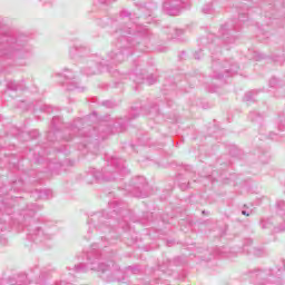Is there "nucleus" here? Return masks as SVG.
I'll list each match as a JSON object with an SVG mask.
<instances>
[{
    "label": "nucleus",
    "mask_w": 285,
    "mask_h": 285,
    "mask_svg": "<svg viewBox=\"0 0 285 285\" xmlns=\"http://www.w3.org/2000/svg\"><path fill=\"white\" fill-rule=\"evenodd\" d=\"M160 106L159 101H156L148 109L145 107H131L129 116L125 118H111L107 116L98 126L89 125L90 119L95 116L78 118L71 124L65 122L61 116H55L50 124V130L47 134V140L51 142L59 141V139L72 141L73 137H83L85 141L79 146V150L81 148H90V144L97 146L99 141L108 139V135H112V132H124L128 128V124L139 117V112L159 115Z\"/></svg>",
    "instance_id": "nucleus-1"
},
{
    "label": "nucleus",
    "mask_w": 285,
    "mask_h": 285,
    "mask_svg": "<svg viewBox=\"0 0 285 285\" xmlns=\"http://www.w3.org/2000/svg\"><path fill=\"white\" fill-rule=\"evenodd\" d=\"M114 39H117V50L110 51L107 57L108 63H121L126 61L135 50L146 52L153 32L146 28L137 29V26L131 27L122 26L112 33Z\"/></svg>",
    "instance_id": "nucleus-2"
},
{
    "label": "nucleus",
    "mask_w": 285,
    "mask_h": 285,
    "mask_svg": "<svg viewBox=\"0 0 285 285\" xmlns=\"http://www.w3.org/2000/svg\"><path fill=\"white\" fill-rule=\"evenodd\" d=\"M101 248L104 245L92 244L90 249L87 252V263H80L73 266L75 273H88V271H96L100 279L104 282H124V272L112 261L108 263L100 262L102 257Z\"/></svg>",
    "instance_id": "nucleus-3"
},
{
    "label": "nucleus",
    "mask_w": 285,
    "mask_h": 285,
    "mask_svg": "<svg viewBox=\"0 0 285 285\" xmlns=\"http://www.w3.org/2000/svg\"><path fill=\"white\" fill-rule=\"evenodd\" d=\"M37 210H41V206L31 203L27 205L26 209H22L19 215L20 228L27 233L28 242H33V244H43L50 242L55 237L56 227L53 229L48 228V226H41L39 218H36L35 215Z\"/></svg>",
    "instance_id": "nucleus-4"
},
{
    "label": "nucleus",
    "mask_w": 285,
    "mask_h": 285,
    "mask_svg": "<svg viewBox=\"0 0 285 285\" xmlns=\"http://www.w3.org/2000/svg\"><path fill=\"white\" fill-rule=\"evenodd\" d=\"M31 52L32 46L28 43V37L0 33V57L3 59H26Z\"/></svg>",
    "instance_id": "nucleus-5"
},
{
    "label": "nucleus",
    "mask_w": 285,
    "mask_h": 285,
    "mask_svg": "<svg viewBox=\"0 0 285 285\" xmlns=\"http://www.w3.org/2000/svg\"><path fill=\"white\" fill-rule=\"evenodd\" d=\"M108 205L109 212L107 214H105L106 212H97L87 220L89 229L87 232V236H85V239H90V233H92V230L98 229L102 233H110V225H106L108 224V219H110V217H115V215L124 217V215L128 213L124 207H121V200H111L108 203Z\"/></svg>",
    "instance_id": "nucleus-6"
},
{
    "label": "nucleus",
    "mask_w": 285,
    "mask_h": 285,
    "mask_svg": "<svg viewBox=\"0 0 285 285\" xmlns=\"http://www.w3.org/2000/svg\"><path fill=\"white\" fill-rule=\"evenodd\" d=\"M249 277L256 285H283L285 282V261L273 267L256 268L249 272Z\"/></svg>",
    "instance_id": "nucleus-7"
},
{
    "label": "nucleus",
    "mask_w": 285,
    "mask_h": 285,
    "mask_svg": "<svg viewBox=\"0 0 285 285\" xmlns=\"http://www.w3.org/2000/svg\"><path fill=\"white\" fill-rule=\"evenodd\" d=\"M130 175V169L126 167V160L122 158L111 156L107 160V165L101 171H94V177L97 181H115Z\"/></svg>",
    "instance_id": "nucleus-8"
},
{
    "label": "nucleus",
    "mask_w": 285,
    "mask_h": 285,
    "mask_svg": "<svg viewBox=\"0 0 285 285\" xmlns=\"http://www.w3.org/2000/svg\"><path fill=\"white\" fill-rule=\"evenodd\" d=\"M212 79H224V77H234L239 72V65L234 60H219L217 55L212 53Z\"/></svg>",
    "instance_id": "nucleus-9"
},
{
    "label": "nucleus",
    "mask_w": 285,
    "mask_h": 285,
    "mask_svg": "<svg viewBox=\"0 0 285 285\" xmlns=\"http://www.w3.org/2000/svg\"><path fill=\"white\" fill-rule=\"evenodd\" d=\"M46 178V174L43 173H37V170L31 169L27 174H23L22 178L14 180L11 183V186L4 185L0 187V197H3L4 195H8L9 190H13L14 193H20V190H23L26 183L27 184H41V179Z\"/></svg>",
    "instance_id": "nucleus-10"
},
{
    "label": "nucleus",
    "mask_w": 285,
    "mask_h": 285,
    "mask_svg": "<svg viewBox=\"0 0 285 285\" xmlns=\"http://www.w3.org/2000/svg\"><path fill=\"white\" fill-rule=\"evenodd\" d=\"M247 19L248 14L240 13L238 16V21L232 20L220 27L219 33L222 35L224 43L227 46L235 43L236 38L233 36V32H238V30L242 28V23H246Z\"/></svg>",
    "instance_id": "nucleus-11"
},
{
    "label": "nucleus",
    "mask_w": 285,
    "mask_h": 285,
    "mask_svg": "<svg viewBox=\"0 0 285 285\" xmlns=\"http://www.w3.org/2000/svg\"><path fill=\"white\" fill-rule=\"evenodd\" d=\"M127 190L131 193L134 197L146 198L150 195V186H148V181H146V178L142 176L134 178L127 187Z\"/></svg>",
    "instance_id": "nucleus-12"
},
{
    "label": "nucleus",
    "mask_w": 285,
    "mask_h": 285,
    "mask_svg": "<svg viewBox=\"0 0 285 285\" xmlns=\"http://www.w3.org/2000/svg\"><path fill=\"white\" fill-rule=\"evenodd\" d=\"M134 66V75L130 76V79H132L137 83V86L144 83V81H147L148 86H153V83H156L157 76L153 73L148 76V71H146V69H139L141 66V62H139V60H135Z\"/></svg>",
    "instance_id": "nucleus-13"
},
{
    "label": "nucleus",
    "mask_w": 285,
    "mask_h": 285,
    "mask_svg": "<svg viewBox=\"0 0 285 285\" xmlns=\"http://www.w3.org/2000/svg\"><path fill=\"white\" fill-rule=\"evenodd\" d=\"M184 1L183 0H165L163 3V10L165 14L169 17H179L184 10Z\"/></svg>",
    "instance_id": "nucleus-14"
},
{
    "label": "nucleus",
    "mask_w": 285,
    "mask_h": 285,
    "mask_svg": "<svg viewBox=\"0 0 285 285\" xmlns=\"http://www.w3.org/2000/svg\"><path fill=\"white\" fill-rule=\"evenodd\" d=\"M58 77L65 79L63 81H61V86H63L66 90H80V92H83V90H86V88L79 87V82L75 80V73H72V71L68 69H65L63 73H58Z\"/></svg>",
    "instance_id": "nucleus-15"
},
{
    "label": "nucleus",
    "mask_w": 285,
    "mask_h": 285,
    "mask_svg": "<svg viewBox=\"0 0 285 285\" xmlns=\"http://www.w3.org/2000/svg\"><path fill=\"white\" fill-rule=\"evenodd\" d=\"M161 92L165 97L167 108H175L177 106L173 97H177L179 92L177 91V83L175 82H166L163 86Z\"/></svg>",
    "instance_id": "nucleus-16"
},
{
    "label": "nucleus",
    "mask_w": 285,
    "mask_h": 285,
    "mask_svg": "<svg viewBox=\"0 0 285 285\" xmlns=\"http://www.w3.org/2000/svg\"><path fill=\"white\" fill-rule=\"evenodd\" d=\"M30 281H28V274L26 273H17L9 275L1 285H29Z\"/></svg>",
    "instance_id": "nucleus-17"
},
{
    "label": "nucleus",
    "mask_w": 285,
    "mask_h": 285,
    "mask_svg": "<svg viewBox=\"0 0 285 285\" xmlns=\"http://www.w3.org/2000/svg\"><path fill=\"white\" fill-rule=\"evenodd\" d=\"M11 135H13V137H17L18 139H22V141H26V137H29V139H37V137H39V130L35 129L29 132H24L21 131V129L13 127L11 129Z\"/></svg>",
    "instance_id": "nucleus-18"
},
{
    "label": "nucleus",
    "mask_w": 285,
    "mask_h": 285,
    "mask_svg": "<svg viewBox=\"0 0 285 285\" xmlns=\"http://www.w3.org/2000/svg\"><path fill=\"white\" fill-rule=\"evenodd\" d=\"M30 197L37 202L39 199H52L53 195L50 189L36 188L30 191Z\"/></svg>",
    "instance_id": "nucleus-19"
},
{
    "label": "nucleus",
    "mask_w": 285,
    "mask_h": 285,
    "mask_svg": "<svg viewBox=\"0 0 285 285\" xmlns=\"http://www.w3.org/2000/svg\"><path fill=\"white\" fill-rule=\"evenodd\" d=\"M69 52L71 57L81 58V57H88L90 55V49L83 45H75Z\"/></svg>",
    "instance_id": "nucleus-20"
},
{
    "label": "nucleus",
    "mask_w": 285,
    "mask_h": 285,
    "mask_svg": "<svg viewBox=\"0 0 285 285\" xmlns=\"http://www.w3.org/2000/svg\"><path fill=\"white\" fill-rule=\"evenodd\" d=\"M89 66L81 67L80 72L86 75L87 77H92V75H97V62L92 60H88Z\"/></svg>",
    "instance_id": "nucleus-21"
},
{
    "label": "nucleus",
    "mask_w": 285,
    "mask_h": 285,
    "mask_svg": "<svg viewBox=\"0 0 285 285\" xmlns=\"http://www.w3.org/2000/svg\"><path fill=\"white\" fill-rule=\"evenodd\" d=\"M7 89L11 90L12 92H17L18 90H26V83L23 80L21 81L10 80L7 82Z\"/></svg>",
    "instance_id": "nucleus-22"
},
{
    "label": "nucleus",
    "mask_w": 285,
    "mask_h": 285,
    "mask_svg": "<svg viewBox=\"0 0 285 285\" xmlns=\"http://www.w3.org/2000/svg\"><path fill=\"white\" fill-rule=\"evenodd\" d=\"M243 101L250 106V104H255L257 101V90L247 91L243 98Z\"/></svg>",
    "instance_id": "nucleus-23"
},
{
    "label": "nucleus",
    "mask_w": 285,
    "mask_h": 285,
    "mask_svg": "<svg viewBox=\"0 0 285 285\" xmlns=\"http://www.w3.org/2000/svg\"><path fill=\"white\" fill-rule=\"evenodd\" d=\"M215 39H216L215 35L209 33L207 39L206 38H200L199 45L205 46V45L208 43V41H212V45L209 46V50H213V48H214L213 43H215Z\"/></svg>",
    "instance_id": "nucleus-24"
},
{
    "label": "nucleus",
    "mask_w": 285,
    "mask_h": 285,
    "mask_svg": "<svg viewBox=\"0 0 285 285\" xmlns=\"http://www.w3.org/2000/svg\"><path fill=\"white\" fill-rule=\"evenodd\" d=\"M249 119L250 121H253L254 124H262V121H264V116H262L259 112L257 111H252L249 114Z\"/></svg>",
    "instance_id": "nucleus-25"
},
{
    "label": "nucleus",
    "mask_w": 285,
    "mask_h": 285,
    "mask_svg": "<svg viewBox=\"0 0 285 285\" xmlns=\"http://www.w3.org/2000/svg\"><path fill=\"white\" fill-rule=\"evenodd\" d=\"M127 273H131V275H139L141 273V266L139 265H131L126 268Z\"/></svg>",
    "instance_id": "nucleus-26"
},
{
    "label": "nucleus",
    "mask_w": 285,
    "mask_h": 285,
    "mask_svg": "<svg viewBox=\"0 0 285 285\" xmlns=\"http://www.w3.org/2000/svg\"><path fill=\"white\" fill-rule=\"evenodd\" d=\"M203 14H213V12H215V10L213 9V4L208 3L205 4L202 9Z\"/></svg>",
    "instance_id": "nucleus-27"
},
{
    "label": "nucleus",
    "mask_w": 285,
    "mask_h": 285,
    "mask_svg": "<svg viewBox=\"0 0 285 285\" xmlns=\"http://www.w3.org/2000/svg\"><path fill=\"white\" fill-rule=\"evenodd\" d=\"M41 112H47V115L52 114L53 110H57V108L52 107L51 105H43L40 107Z\"/></svg>",
    "instance_id": "nucleus-28"
},
{
    "label": "nucleus",
    "mask_w": 285,
    "mask_h": 285,
    "mask_svg": "<svg viewBox=\"0 0 285 285\" xmlns=\"http://www.w3.org/2000/svg\"><path fill=\"white\" fill-rule=\"evenodd\" d=\"M284 130H285V116H281L277 131L284 132Z\"/></svg>",
    "instance_id": "nucleus-29"
},
{
    "label": "nucleus",
    "mask_w": 285,
    "mask_h": 285,
    "mask_svg": "<svg viewBox=\"0 0 285 285\" xmlns=\"http://www.w3.org/2000/svg\"><path fill=\"white\" fill-rule=\"evenodd\" d=\"M279 137H282V135L279 132L271 131L268 134L267 139H272L274 141H279Z\"/></svg>",
    "instance_id": "nucleus-30"
},
{
    "label": "nucleus",
    "mask_w": 285,
    "mask_h": 285,
    "mask_svg": "<svg viewBox=\"0 0 285 285\" xmlns=\"http://www.w3.org/2000/svg\"><path fill=\"white\" fill-rule=\"evenodd\" d=\"M101 105L105 106V108H116L117 102L112 100H105L101 102Z\"/></svg>",
    "instance_id": "nucleus-31"
},
{
    "label": "nucleus",
    "mask_w": 285,
    "mask_h": 285,
    "mask_svg": "<svg viewBox=\"0 0 285 285\" xmlns=\"http://www.w3.org/2000/svg\"><path fill=\"white\" fill-rule=\"evenodd\" d=\"M118 226L119 228H122V230H130V225L125 220L122 219L121 222H118Z\"/></svg>",
    "instance_id": "nucleus-32"
},
{
    "label": "nucleus",
    "mask_w": 285,
    "mask_h": 285,
    "mask_svg": "<svg viewBox=\"0 0 285 285\" xmlns=\"http://www.w3.org/2000/svg\"><path fill=\"white\" fill-rule=\"evenodd\" d=\"M248 246H253V239H250V238L245 239V243L243 245V249L247 250V253H250V250H253V248L247 249Z\"/></svg>",
    "instance_id": "nucleus-33"
},
{
    "label": "nucleus",
    "mask_w": 285,
    "mask_h": 285,
    "mask_svg": "<svg viewBox=\"0 0 285 285\" xmlns=\"http://www.w3.org/2000/svg\"><path fill=\"white\" fill-rule=\"evenodd\" d=\"M249 253H254V255H256V257H262L264 255V250H262L259 248H255V247H252V250Z\"/></svg>",
    "instance_id": "nucleus-34"
},
{
    "label": "nucleus",
    "mask_w": 285,
    "mask_h": 285,
    "mask_svg": "<svg viewBox=\"0 0 285 285\" xmlns=\"http://www.w3.org/2000/svg\"><path fill=\"white\" fill-rule=\"evenodd\" d=\"M229 155H232V157H239V149L233 147L229 151Z\"/></svg>",
    "instance_id": "nucleus-35"
},
{
    "label": "nucleus",
    "mask_w": 285,
    "mask_h": 285,
    "mask_svg": "<svg viewBox=\"0 0 285 285\" xmlns=\"http://www.w3.org/2000/svg\"><path fill=\"white\" fill-rule=\"evenodd\" d=\"M202 57H204V53H202V49H199L198 51H195L194 59H196V61H199Z\"/></svg>",
    "instance_id": "nucleus-36"
},
{
    "label": "nucleus",
    "mask_w": 285,
    "mask_h": 285,
    "mask_svg": "<svg viewBox=\"0 0 285 285\" xmlns=\"http://www.w3.org/2000/svg\"><path fill=\"white\" fill-rule=\"evenodd\" d=\"M2 206H3V208H12V206H14V204L8 203V198H6L2 200Z\"/></svg>",
    "instance_id": "nucleus-37"
},
{
    "label": "nucleus",
    "mask_w": 285,
    "mask_h": 285,
    "mask_svg": "<svg viewBox=\"0 0 285 285\" xmlns=\"http://www.w3.org/2000/svg\"><path fill=\"white\" fill-rule=\"evenodd\" d=\"M95 3H102V4H108V3H112L114 1L117 0H94Z\"/></svg>",
    "instance_id": "nucleus-38"
},
{
    "label": "nucleus",
    "mask_w": 285,
    "mask_h": 285,
    "mask_svg": "<svg viewBox=\"0 0 285 285\" xmlns=\"http://www.w3.org/2000/svg\"><path fill=\"white\" fill-rule=\"evenodd\" d=\"M277 82H278V80H277V78H272L271 80H269V86H271V88H275L276 86H277Z\"/></svg>",
    "instance_id": "nucleus-39"
},
{
    "label": "nucleus",
    "mask_w": 285,
    "mask_h": 285,
    "mask_svg": "<svg viewBox=\"0 0 285 285\" xmlns=\"http://www.w3.org/2000/svg\"><path fill=\"white\" fill-rule=\"evenodd\" d=\"M126 17H131V13L128 12V11H126V10H122V11L120 12V18H121V19H126Z\"/></svg>",
    "instance_id": "nucleus-40"
},
{
    "label": "nucleus",
    "mask_w": 285,
    "mask_h": 285,
    "mask_svg": "<svg viewBox=\"0 0 285 285\" xmlns=\"http://www.w3.org/2000/svg\"><path fill=\"white\" fill-rule=\"evenodd\" d=\"M35 161L36 164H41V161H43V156H35Z\"/></svg>",
    "instance_id": "nucleus-41"
},
{
    "label": "nucleus",
    "mask_w": 285,
    "mask_h": 285,
    "mask_svg": "<svg viewBox=\"0 0 285 285\" xmlns=\"http://www.w3.org/2000/svg\"><path fill=\"white\" fill-rule=\"evenodd\" d=\"M174 32H175L176 37H181V35H184V30H181V29H175Z\"/></svg>",
    "instance_id": "nucleus-42"
},
{
    "label": "nucleus",
    "mask_w": 285,
    "mask_h": 285,
    "mask_svg": "<svg viewBox=\"0 0 285 285\" xmlns=\"http://www.w3.org/2000/svg\"><path fill=\"white\" fill-rule=\"evenodd\" d=\"M255 55H256L255 56L256 61H259V60L264 59V55L257 53V52Z\"/></svg>",
    "instance_id": "nucleus-43"
},
{
    "label": "nucleus",
    "mask_w": 285,
    "mask_h": 285,
    "mask_svg": "<svg viewBox=\"0 0 285 285\" xmlns=\"http://www.w3.org/2000/svg\"><path fill=\"white\" fill-rule=\"evenodd\" d=\"M242 215H245L246 217H249L250 213H248L247 210H242Z\"/></svg>",
    "instance_id": "nucleus-44"
},
{
    "label": "nucleus",
    "mask_w": 285,
    "mask_h": 285,
    "mask_svg": "<svg viewBox=\"0 0 285 285\" xmlns=\"http://www.w3.org/2000/svg\"><path fill=\"white\" fill-rule=\"evenodd\" d=\"M214 253H215V255H222V250H219V248H216V249L214 250Z\"/></svg>",
    "instance_id": "nucleus-45"
},
{
    "label": "nucleus",
    "mask_w": 285,
    "mask_h": 285,
    "mask_svg": "<svg viewBox=\"0 0 285 285\" xmlns=\"http://www.w3.org/2000/svg\"><path fill=\"white\" fill-rule=\"evenodd\" d=\"M180 91H181V92H188V89H186V88H180Z\"/></svg>",
    "instance_id": "nucleus-46"
},
{
    "label": "nucleus",
    "mask_w": 285,
    "mask_h": 285,
    "mask_svg": "<svg viewBox=\"0 0 285 285\" xmlns=\"http://www.w3.org/2000/svg\"><path fill=\"white\" fill-rule=\"evenodd\" d=\"M168 49L167 48H163L160 49V52H166Z\"/></svg>",
    "instance_id": "nucleus-47"
},
{
    "label": "nucleus",
    "mask_w": 285,
    "mask_h": 285,
    "mask_svg": "<svg viewBox=\"0 0 285 285\" xmlns=\"http://www.w3.org/2000/svg\"><path fill=\"white\" fill-rule=\"evenodd\" d=\"M202 213H203V215H209V213L207 210H203Z\"/></svg>",
    "instance_id": "nucleus-48"
},
{
    "label": "nucleus",
    "mask_w": 285,
    "mask_h": 285,
    "mask_svg": "<svg viewBox=\"0 0 285 285\" xmlns=\"http://www.w3.org/2000/svg\"><path fill=\"white\" fill-rule=\"evenodd\" d=\"M142 146H148V141L144 142Z\"/></svg>",
    "instance_id": "nucleus-49"
},
{
    "label": "nucleus",
    "mask_w": 285,
    "mask_h": 285,
    "mask_svg": "<svg viewBox=\"0 0 285 285\" xmlns=\"http://www.w3.org/2000/svg\"><path fill=\"white\" fill-rule=\"evenodd\" d=\"M49 168H50V170H52V164H49Z\"/></svg>",
    "instance_id": "nucleus-50"
},
{
    "label": "nucleus",
    "mask_w": 285,
    "mask_h": 285,
    "mask_svg": "<svg viewBox=\"0 0 285 285\" xmlns=\"http://www.w3.org/2000/svg\"><path fill=\"white\" fill-rule=\"evenodd\" d=\"M105 66H110V63H105Z\"/></svg>",
    "instance_id": "nucleus-51"
},
{
    "label": "nucleus",
    "mask_w": 285,
    "mask_h": 285,
    "mask_svg": "<svg viewBox=\"0 0 285 285\" xmlns=\"http://www.w3.org/2000/svg\"><path fill=\"white\" fill-rule=\"evenodd\" d=\"M112 222H115V220H109V224H111Z\"/></svg>",
    "instance_id": "nucleus-52"
},
{
    "label": "nucleus",
    "mask_w": 285,
    "mask_h": 285,
    "mask_svg": "<svg viewBox=\"0 0 285 285\" xmlns=\"http://www.w3.org/2000/svg\"><path fill=\"white\" fill-rule=\"evenodd\" d=\"M0 230H3V227H0Z\"/></svg>",
    "instance_id": "nucleus-53"
},
{
    "label": "nucleus",
    "mask_w": 285,
    "mask_h": 285,
    "mask_svg": "<svg viewBox=\"0 0 285 285\" xmlns=\"http://www.w3.org/2000/svg\"><path fill=\"white\" fill-rule=\"evenodd\" d=\"M101 239H106V237H101Z\"/></svg>",
    "instance_id": "nucleus-54"
},
{
    "label": "nucleus",
    "mask_w": 285,
    "mask_h": 285,
    "mask_svg": "<svg viewBox=\"0 0 285 285\" xmlns=\"http://www.w3.org/2000/svg\"><path fill=\"white\" fill-rule=\"evenodd\" d=\"M135 90H137V87L135 88Z\"/></svg>",
    "instance_id": "nucleus-55"
}]
</instances>
